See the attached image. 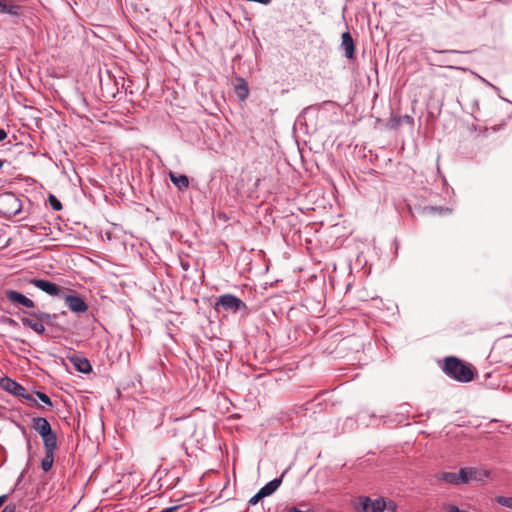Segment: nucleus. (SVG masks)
<instances>
[{
	"instance_id": "nucleus-1",
	"label": "nucleus",
	"mask_w": 512,
	"mask_h": 512,
	"mask_svg": "<svg viewBox=\"0 0 512 512\" xmlns=\"http://www.w3.org/2000/svg\"><path fill=\"white\" fill-rule=\"evenodd\" d=\"M444 372L458 382H470L474 374L472 369L458 358L450 356L445 359Z\"/></svg>"
},
{
	"instance_id": "nucleus-2",
	"label": "nucleus",
	"mask_w": 512,
	"mask_h": 512,
	"mask_svg": "<svg viewBox=\"0 0 512 512\" xmlns=\"http://www.w3.org/2000/svg\"><path fill=\"white\" fill-rule=\"evenodd\" d=\"M56 318V314H50L43 311H30L27 316L21 318L23 326L30 328L35 333L42 335L45 333V323L49 324Z\"/></svg>"
},
{
	"instance_id": "nucleus-3",
	"label": "nucleus",
	"mask_w": 512,
	"mask_h": 512,
	"mask_svg": "<svg viewBox=\"0 0 512 512\" xmlns=\"http://www.w3.org/2000/svg\"><path fill=\"white\" fill-rule=\"evenodd\" d=\"M214 309L216 311H220L223 309L224 311L236 313L238 311H246L247 305L244 301H242L237 296L227 293L220 295L214 305Z\"/></svg>"
},
{
	"instance_id": "nucleus-4",
	"label": "nucleus",
	"mask_w": 512,
	"mask_h": 512,
	"mask_svg": "<svg viewBox=\"0 0 512 512\" xmlns=\"http://www.w3.org/2000/svg\"><path fill=\"white\" fill-rule=\"evenodd\" d=\"M31 427L41 436L43 446L57 445L56 433L52 430L51 425L46 418H33Z\"/></svg>"
},
{
	"instance_id": "nucleus-5",
	"label": "nucleus",
	"mask_w": 512,
	"mask_h": 512,
	"mask_svg": "<svg viewBox=\"0 0 512 512\" xmlns=\"http://www.w3.org/2000/svg\"><path fill=\"white\" fill-rule=\"evenodd\" d=\"M354 509L356 512H383L386 509V502L383 498L359 496L354 502Z\"/></svg>"
},
{
	"instance_id": "nucleus-6",
	"label": "nucleus",
	"mask_w": 512,
	"mask_h": 512,
	"mask_svg": "<svg viewBox=\"0 0 512 512\" xmlns=\"http://www.w3.org/2000/svg\"><path fill=\"white\" fill-rule=\"evenodd\" d=\"M22 204L20 199L12 192L0 195V212L5 216H16L20 213Z\"/></svg>"
},
{
	"instance_id": "nucleus-7",
	"label": "nucleus",
	"mask_w": 512,
	"mask_h": 512,
	"mask_svg": "<svg viewBox=\"0 0 512 512\" xmlns=\"http://www.w3.org/2000/svg\"><path fill=\"white\" fill-rule=\"evenodd\" d=\"M3 388L14 396L21 397L27 401L33 402L38 408L41 406L36 402L34 397L29 394L26 389L15 380L3 378L1 380Z\"/></svg>"
},
{
	"instance_id": "nucleus-8",
	"label": "nucleus",
	"mask_w": 512,
	"mask_h": 512,
	"mask_svg": "<svg viewBox=\"0 0 512 512\" xmlns=\"http://www.w3.org/2000/svg\"><path fill=\"white\" fill-rule=\"evenodd\" d=\"M460 472V481L462 484H467L470 481H483L488 477V472L486 470L478 469L475 467H465L459 470Z\"/></svg>"
},
{
	"instance_id": "nucleus-9",
	"label": "nucleus",
	"mask_w": 512,
	"mask_h": 512,
	"mask_svg": "<svg viewBox=\"0 0 512 512\" xmlns=\"http://www.w3.org/2000/svg\"><path fill=\"white\" fill-rule=\"evenodd\" d=\"M63 298L71 312L78 314L87 312L88 305L82 297L73 294H65Z\"/></svg>"
},
{
	"instance_id": "nucleus-10",
	"label": "nucleus",
	"mask_w": 512,
	"mask_h": 512,
	"mask_svg": "<svg viewBox=\"0 0 512 512\" xmlns=\"http://www.w3.org/2000/svg\"><path fill=\"white\" fill-rule=\"evenodd\" d=\"M30 283L50 296H59L62 293V288L49 280L31 279Z\"/></svg>"
},
{
	"instance_id": "nucleus-11",
	"label": "nucleus",
	"mask_w": 512,
	"mask_h": 512,
	"mask_svg": "<svg viewBox=\"0 0 512 512\" xmlns=\"http://www.w3.org/2000/svg\"><path fill=\"white\" fill-rule=\"evenodd\" d=\"M4 293L6 299L15 305H22L30 309L35 308V303L30 298L16 290H5Z\"/></svg>"
},
{
	"instance_id": "nucleus-12",
	"label": "nucleus",
	"mask_w": 512,
	"mask_h": 512,
	"mask_svg": "<svg viewBox=\"0 0 512 512\" xmlns=\"http://www.w3.org/2000/svg\"><path fill=\"white\" fill-rule=\"evenodd\" d=\"M341 49L344 51V56L349 59H355L356 47L355 42L349 31L342 33L341 35Z\"/></svg>"
},
{
	"instance_id": "nucleus-13",
	"label": "nucleus",
	"mask_w": 512,
	"mask_h": 512,
	"mask_svg": "<svg viewBox=\"0 0 512 512\" xmlns=\"http://www.w3.org/2000/svg\"><path fill=\"white\" fill-rule=\"evenodd\" d=\"M56 449L57 445L44 446L45 456L41 460V469L43 472H48L53 467Z\"/></svg>"
},
{
	"instance_id": "nucleus-14",
	"label": "nucleus",
	"mask_w": 512,
	"mask_h": 512,
	"mask_svg": "<svg viewBox=\"0 0 512 512\" xmlns=\"http://www.w3.org/2000/svg\"><path fill=\"white\" fill-rule=\"evenodd\" d=\"M0 13L18 17L22 14V7L12 1L0 0Z\"/></svg>"
},
{
	"instance_id": "nucleus-15",
	"label": "nucleus",
	"mask_w": 512,
	"mask_h": 512,
	"mask_svg": "<svg viewBox=\"0 0 512 512\" xmlns=\"http://www.w3.org/2000/svg\"><path fill=\"white\" fill-rule=\"evenodd\" d=\"M74 368L81 373H89L92 370L90 361L82 356H73L69 358Z\"/></svg>"
},
{
	"instance_id": "nucleus-16",
	"label": "nucleus",
	"mask_w": 512,
	"mask_h": 512,
	"mask_svg": "<svg viewBox=\"0 0 512 512\" xmlns=\"http://www.w3.org/2000/svg\"><path fill=\"white\" fill-rule=\"evenodd\" d=\"M283 474L279 478H274L273 480L269 481L267 484H265L259 492L261 495L265 498L270 495H272L281 485L282 483Z\"/></svg>"
},
{
	"instance_id": "nucleus-17",
	"label": "nucleus",
	"mask_w": 512,
	"mask_h": 512,
	"mask_svg": "<svg viewBox=\"0 0 512 512\" xmlns=\"http://www.w3.org/2000/svg\"><path fill=\"white\" fill-rule=\"evenodd\" d=\"M169 177L173 185H175L180 191L186 190L189 187V179L186 175H176L173 172H170Z\"/></svg>"
},
{
	"instance_id": "nucleus-18",
	"label": "nucleus",
	"mask_w": 512,
	"mask_h": 512,
	"mask_svg": "<svg viewBox=\"0 0 512 512\" xmlns=\"http://www.w3.org/2000/svg\"><path fill=\"white\" fill-rule=\"evenodd\" d=\"M460 472L458 473H455V472H443L441 473V475L439 476V479L446 482V483H449V484H462V481H460Z\"/></svg>"
},
{
	"instance_id": "nucleus-19",
	"label": "nucleus",
	"mask_w": 512,
	"mask_h": 512,
	"mask_svg": "<svg viewBox=\"0 0 512 512\" xmlns=\"http://www.w3.org/2000/svg\"><path fill=\"white\" fill-rule=\"evenodd\" d=\"M236 93L241 100L248 97L249 90L245 83L236 86Z\"/></svg>"
},
{
	"instance_id": "nucleus-20",
	"label": "nucleus",
	"mask_w": 512,
	"mask_h": 512,
	"mask_svg": "<svg viewBox=\"0 0 512 512\" xmlns=\"http://www.w3.org/2000/svg\"><path fill=\"white\" fill-rule=\"evenodd\" d=\"M495 501L504 507L512 509V497L497 496Z\"/></svg>"
},
{
	"instance_id": "nucleus-21",
	"label": "nucleus",
	"mask_w": 512,
	"mask_h": 512,
	"mask_svg": "<svg viewBox=\"0 0 512 512\" xmlns=\"http://www.w3.org/2000/svg\"><path fill=\"white\" fill-rule=\"evenodd\" d=\"M49 204L51 206V208L54 210V211H60L62 209V204L61 202L54 196V195H49Z\"/></svg>"
},
{
	"instance_id": "nucleus-22",
	"label": "nucleus",
	"mask_w": 512,
	"mask_h": 512,
	"mask_svg": "<svg viewBox=\"0 0 512 512\" xmlns=\"http://www.w3.org/2000/svg\"><path fill=\"white\" fill-rule=\"evenodd\" d=\"M35 395L42 403H44L48 406H52V401L47 394L40 392V391H36Z\"/></svg>"
},
{
	"instance_id": "nucleus-23",
	"label": "nucleus",
	"mask_w": 512,
	"mask_h": 512,
	"mask_svg": "<svg viewBox=\"0 0 512 512\" xmlns=\"http://www.w3.org/2000/svg\"><path fill=\"white\" fill-rule=\"evenodd\" d=\"M402 123H407V124H409V125H411V126H412V125L414 124V119H413V117H411L410 115H405V116L400 117V118L398 119L397 124H398V125H400V124H402Z\"/></svg>"
},
{
	"instance_id": "nucleus-24",
	"label": "nucleus",
	"mask_w": 512,
	"mask_h": 512,
	"mask_svg": "<svg viewBox=\"0 0 512 512\" xmlns=\"http://www.w3.org/2000/svg\"><path fill=\"white\" fill-rule=\"evenodd\" d=\"M264 497L261 495V493L258 491L253 497L249 500V505H256L260 500H262Z\"/></svg>"
},
{
	"instance_id": "nucleus-25",
	"label": "nucleus",
	"mask_w": 512,
	"mask_h": 512,
	"mask_svg": "<svg viewBox=\"0 0 512 512\" xmlns=\"http://www.w3.org/2000/svg\"><path fill=\"white\" fill-rule=\"evenodd\" d=\"M431 51L433 53H438V54H444V53H452V54L463 53L462 51L454 50V49H448V50L431 49Z\"/></svg>"
},
{
	"instance_id": "nucleus-26",
	"label": "nucleus",
	"mask_w": 512,
	"mask_h": 512,
	"mask_svg": "<svg viewBox=\"0 0 512 512\" xmlns=\"http://www.w3.org/2000/svg\"><path fill=\"white\" fill-rule=\"evenodd\" d=\"M23 434L26 437L27 451L30 454L31 453V449H32L30 437H29V435L26 433V431L24 429H23Z\"/></svg>"
},
{
	"instance_id": "nucleus-27",
	"label": "nucleus",
	"mask_w": 512,
	"mask_h": 512,
	"mask_svg": "<svg viewBox=\"0 0 512 512\" xmlns=\"http://www.w3.org/2000/svg\"><path fill=\"white\" fill-rule=\"evenodd\" d=\"M1 512H16V506L14 504L6 505Z\"/></svg>"
},
{
	"instance_id": "nucleus-28",
	"label": "nucleus",
	"mask_w": 512,
	"mask_h": 512,
	"mask_svg": "<svg viewBox=\"0 0 512 512\" xmlns=\"http://www.w3.org/2000/svg\"><path fill=\"white\" fill-rule=\"evenodd\" d=\"M7 138V132L0 128V142L4 141Z\"/></svg>"
},
{
	"instance_id": "nucleus-29",
	"label": "nucleus",
	"mask_w": 512,
	"mask_h": 512,
	"mask_svg": "<svg viewBox=\"0 0 512 512\" xmlns=\"http://www.w3.org/2000/svg\"><path fill=\"white\" fill-rule=\"evenodd\" d=\"M177 509H178V506H172V507L164 508L159 512H174Z\"/></svg>"
},
{
	"instance_id": "nucleus-30",
	"label": "nucleus",
	"mask_w": 512,
	"mask_h": 512,
	"mask_svg": "<svg viewBox=\"0 0 512 512\" xmlns=\"http://www.w3.org/2000/svg\"><path fill=\"white\" fill-rule=\"evenodd\" d=\"M6 500H7L6 494H3L0 496V507L6 502Z\"/></svg>"
},
{
	"instance_id": "nucleus-31",
	"label": "nucleus",
	"mask_w": 512,
	"mask_h": 512,
	"mask_svg": "<svg viewBox=\"0 0 512 512\" xmlns=\"http://www.w3.org/2000/svg\"><path fill=\"white\" fill-rule=\"evenodd\" d=\"M7 322H8L9 324H11V325H17V322H16L15 320L11 319V318H8V319H7Z\"/></svg>"
},
{
	"instance_id": "nucleus-32",
	"label": "nucleus",
	"mask_w": 512,
	"mask_h": 512,
	"mask_svg": "<svg viewBox=\"0 0 512 512\" xmlns=\"http://www.w3.org/2000/svg\"><path fill=\"white\" fill-rule=\"evenodd\" d=\"M439 66H443V65L439 64ZM444 66L447 67V68H451V69H458V67L452 66V65H444Z\"/></svg>"
},
{
	"instance_id": "nucleus-33",
	"label": "nucleus",
	"mask_w": 512,
	"mask_h": 512,
	"mask_svg": "<svg viewBox=\"0 0 512 512\" xmlns=\"http://www.w3.org/2000/svg\"><path fill=\"white\" fill-rule=\"evenodd\" d=\"M3 166V161L0 159V169L2 168Z\"/></svg>"
}]
</instances>
